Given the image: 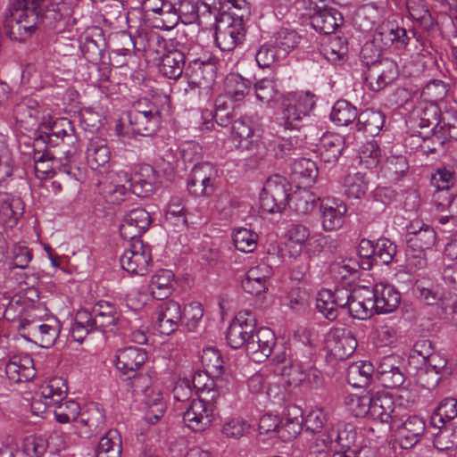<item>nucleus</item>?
Listing matches in <instances>:
<instances>
[{"label": "nucleus", "mask_w": 457, "mask_h": 457, "mask_svg": "<svg viewBox=\"0 0 457 457\" xmlns=\"http://www.w3.org/2000/svg\"><path fill=\"white\" fill-rule=\"evenodd\" d=\"M371 288L358 287L353 291L345 287H337L334 291L322 289L316 302V308L328 320H335L338 309L347 308L354 319L366 320L374 312Z\"/></svg>", "instance_id": "nucleus-1"}, {"label": "nucleus", "mask_w": 457, "mask_h": 457, "mask_svg": "<svg viewBox=\"0 0 457 457\" xmlns=\"http://www.w3.org/2000/svg\"><path fill=\"white\" fill-rule=\"evenodd\" d=\"M44 0H12L7 8L4 30L10 39L24 42L35 33Z\"/></svg>", "instance_id": "nucleus-2"}, {"label": "nucleus", "mask_w": 457, "mask_h": 457, "mask_svg": "<svg viewBox=\"0 0 457 457\" xmlns=\"http://www.w3.org/2000/svg\"><path fill=\"white\" fill-rule=\"evenodd\" d=\"M314 106L315 96L310 92L297 93L287 99L276 116L278 126L276 132L283 133L287 130H298L302 127L303 120L309 117Z\"/></svg>", "instance_id": "nucleus-3"}, {"label": "nucleus", "mask_w": 457, "mask_h": 457, "mask_svg": "<svg viewBox=\"0 0 457 457\" xmlns=\"http://www.w3.org/2000/svg\"><path fill=\"white\" fill-rule=\"evenodd\" d=\"M76 151L77 147L73 145L70 149L63 150L62 155L60 157H54L49 152H46L35 158V172L37 177L40 179L54 177L55 170L58 169L59 171L77 180L79 169L73 165Z\"/></svg>", "instance_id": "nucleus-4"}, {"label": "nucleus", "mask_w": 457, "mask_h": 457, "mask_svg": "<svg viewBox=\"0 0 457 457\" xmlns=\"http://www.w3.org/2000/svg\"><path fill=\"white\" fill-rule=\"evenodd\" d=\"M245 36L243 13H221L215 24V42L221 51H232Z\"/></svg>", "instance_id": "nucleus-5"}, {"label": "nucleus", "mask_w": 457, "mask_h": 457, "mask_svg": "<svg viewBox=\"0 0 457 457\" xmlns=\"http://www.w3.org/2000/svg\"><path fill=\"white\" fill-rule=\"evenodd\" d=\"M18 330L28 341L38 344L43 348H49L58 338L61 326L55 319H50L42 323L39 320L22 318L19 320Z\"/></svg>", "instance_id": "nucleus-6"}, {"label": "nucleus", "mask_w": 457, "mask_h": 457, "mask_svg": "<svg viewBox=\"0 0 457 457\" xmlns=\"http://www.w3.org/2000/svg\"><path fill=\"white\" fill-rule=\"evenodd\" d=\"M290 185L279 175L270 177L264 184L260 196V207L263 212H281L289 199Z\"/></svg>", "instance_id": "nucleus-7"}, {"label": "nucleus", "mask_w": 457, "mask_h": 457, "mask_svg": "<svg viewBox=\"0 0 457 457\" xmlns=\"http://www.w3.org/2000/svg\"><path fill=\"white\" fill-rule=\"evenodd\" d=\"M217 402L213 395L193 399L183 414L185 424L195 432L206 430L214 420Z\"/></svg>", "instance_id": "nucleus-8"}, {"label": "nucleus", "mask_w": 457, "mask_h": 457, "mask_svg": "<svg viewBox=\"0 0 457 457\" xmlns=\"http://www.w3.org/2000/svg\"><path fill=\"white\" fill-rule=\"evenodd\" d=\"M68 387L62 378H54L43 384L35 393L31 410L35 415H40L51 410L55 404L66 398Z\"/></svg>", "instance_id": "nucleus-9"}, {"label": "nucleus", "mask_w": 457, "mask_h": 457, "mask_svg": "<svg viewBox=\"0 0 457 457\" xmlns=\"http://www.w3.org/2000/svg\"><path fill=\"white\" fill-rule=\"evenodd\" d=\"M122 269L133 275H145L152 264L151 247L142 240L130 241L120 259Z\"/></svg>", "instance_id": "nucleus-10"}, {"label": "nucleus", "mask_w": 457, "mask_h": 457, "mask_svg": "<svg viewBox=\"0 0 457 457\" xmlns=\"http://www.w3.org/2000/svg\"><path fill=\"white\" fill-rule=\"evenodd\" d=\"M128 179H130V175L127 171H108L98 180V193L107 204H120L130 194V191L123 184Z\"/></svg>", "instance_id": "nucleus-11"}, {"label": "nucleus", "mask_w": 457, "mask_h": 457, "mask_svg": "<svg viewBox=\"0 0 457 457\" xmlns=\"http://www.w3.org/2000/svg\"><path fill=\"white\" fill-rule=\"evenodd\" d=\"M255 327L254 315L250 311H240L228 328L226 335L228 345L233 349L243 346L246 349V345L251 340Z\"/></svg>", "instance_id": "nucleus-12"}, {"label": "nucleus", "mask_w": 457, "mask_h": 457, "mask_svg": "<svg viewBox=\"0 0 457 457\" xmlns=\"http://www.w3.org/2000/svg\"><path fill=\"white\" fill-rule=\"evenodd\" d=\"M405 371L403 359L396 354L383 356L377 365V378L387 388L400 387L405 380Z\"/></svg>", "instance_id": "nucleus-13"}, {"label": "nucleus", "mask_w": 457, "mask_h": 457, "mask_svg": "<svg viewBox=\"0 0 457 457\" xmlns=\"http://www.w3.org/2000/svg\"><path fill=\"white\" fill-rule=\"evenodd\" d=\"M216 168L210 162L196 163L187 179V189L195 196H209L214 192Z\"/></svg>", "instance_id": "nucleus-14"}, {"label": "nucleus", "mask_w": 457, "mask_h": 457, "mask_svg": "<svg viewBox=\"0 0 457 457\" xmlns=\"http://www.w3.org/2000/svg\"><path fill=\"white\" fill-rule=\"evenodd\" d=\"M115 357L116 368L124 379H137L147 360V353L143 348L128 346L118 350Z\"/></svg>", "instance_id": "nucleus-15"}, {"label": "nucleus", "mask_w": 457, "mask_h": 457, "mask_svg": "<svg viewBox=\"0 0 457 457\" xmlns=\"http://www.w3.org/2000/svg\"><path fill=\"white\" fill-rule=\"evenodd\" d=\"M75 428L82 438L90 439L100 435L106 428L104 410L97 403L88 405L87 410L80 413Z\"/></svg>", "instance_id": "nucleus-16"}, {"label": "nucleus", "mask_w": 457, "mask_h": 457, "mask_svg": "<svg viewBox=\"0 0 457 457\" xmlns=\"http://www.w3.org/2000/svg\"><path fill=\"white\" fill-rule=\"evenodd\" d=\"M154 328L163 335L174 333L182 321L180 304L173 300L160 303L153 314Z\"/></svg>", "instance_id": "nucleus-17"}, {"label": "nucleus", "mask_w": 457, "mask_h": 457, "mask_svg": "<svg viewBox=\"0 0 457 457\" xmlns=\"http://www.w3.org/2000/svg\"><path fill=\"white\" fill-rule=\"evenodd\" d=\"M152 219L143 208H134L128 212L120 225V234L124 240H141V236L150 228Z\"/></svg>", "instance_id": "nucleus-18"}, {"label": "nucleus", "mask_w": 457, "mask_h": 457, "mask_svg": "<svg viewBox=\"0 0 457 457\" xmlns=\"http://www.w3.org/2000/svg\"><path fill=\"white\" fill-rule=\"evenodd\" d=\"M277 344L275 333L268 328L255 329L246 345L245 352L254 362H262L271 356Z\"/></svg>", "instance_id": "nucleus-19"}, {"label": "nucleus", "mask_w": 457, "mask_h": 457, "mask_svg": "<svg viewBox=\"0 0 457 457\" xmlns=\"http://www.w3.org/2000/svg\"><path fill=\"white\" fill-rule=\"evenodd\" d=\"M373 40L379 45L381 49H387L391 46L395 49H403L409 44L410 37L404 28L400 27L395 21H386L376 29Z\"/></svg>", "instance_id": "nucleus-20"}, {"label": "nucleus", "mask_w": 457, "mask_h": 457, "mask_svg": "<svg viewBox=\"0 0 457 457\" xmlns=\"http://www.w3.org/2000/svg\"><path fill=\"white\" fill-rule=\"evenodd\" d=\"M357 345V339L348 328H332L327 337V346L337 359L348 358L353 353Z\"/></svg>", "instance_id": "nucleus-21"}, {"label": "nucleus", "mask_w": 457, "mask_h": 457, "mask_svg": "<svg viewBox=\"0 0 457 457\" xmlns=\"http://www.w3.org/2000/svg\"><path fill=\"white\" fill-rule=\"evenodd\" d=\"M364 78L370 90L379 91L385 88L395 78L394 64L388 61L376 60L370 64L367 62Z\"/></svg>", "instance_id": "nucleus-22"}, {"label": "nucleus", "mask_w": 457, "mask_h": 457, "mask_svg": "<svg viewBox=\"0 0 457 457\" xmlns=\"http://www.w3.org/2000/svg\"><path fill=\"white\" fill-rule=\"evenodd\" d=\"M92 323L96 330L102 333L114 332L120 315L116 306L108 301L100 300L92 307Z\"/></svg>", "instance_id": "nucleus-23"}, {"label": "nucleus", "mask_w": 457, "mask_h": 457, "mask_svg": "<svg viewBox=\"0 0 457 457\" xmlns=\"http://www.w3.org/2000/svg\"><path fill=\"white\" fill-rule=\"evenodd\" d=\"M322 228L326 231H334L342 228L347 212L346 204L337 198H327L320 204Z\"/></svg>", "instance_id": "nucleus-24"}, {"label": "nucleus", "mask_w": 457, "mask_h": 457, "mask_svg": "<svg viewBox=\"0 0 457 457\" xmlns=\"http://www.w3.org/2000/svg\"><path fill=\"white\" fill-rule=\"evenodd\" d=\"M231 135L237 148L250 151L260 158L265 154L260 150L253 129L245 118H239L233 122Z\"/></svg>", "instance_id": "nucleus-25"}, {"label": "nucleus", "mask_w": 457, "mask_h": 457, "mask_svg": "<svg viewBox=\"0 0 457 457\" xmlns=\"http://www.w3.org/2000/svg\"><path fill=\"white\" fill-rule=\"evenodd\" d=\"M371 297L374 312L376 313H390L399 305L401 295L395 287L378 283L371 288Z\"/></svg>", "instance_id": "nucleus-26"}, {"label": "nucleus", "mask_w": 457, "mask_h": 457, "mask_svg": "<svg viewBox=\"0 0 457 457\" xmlns=\"http://www.w3.org/2000/svg\"><path fill=\"white\" fill-rule=\"evenodd\" d=\"M272 275V268L265 262L251 267L242 281L244 290L253 295H260L268 289V281Z\"/></svg>", "instance_id": "nucleus-27"}, {"label": "nucleus", "mask_w": 457, "mask_h": 457, "mask_svg": "<svg viewBox=\"0 0 457 457\" xmlns=\"http://www.w3.org/2000/svg\"><path fill=\"white\" fill-rule=\"evenodd\" d=\"M111 151L105 139L96 137L90 140L87 149V160L90 168L99 170V174H107L110 168Z\"/></svg>", "instance_id": "nucleus-28"}, {"label": "nucleus", "mask_w": 457, "mask_h": 457, "mask_svg": "<svg viewBox=\"0 0 457 457\" xmlns=\"http://www.w3.org/2000/svg\"><path fill=\"white\" fill-rule=\"evenodd\" d=\"M425 420L420 416H410L397 428V437L403 449H410L418 444L425 432Z\"/></svg>", "instance_id": "nucleus-29"}, {"label": "nucleus", "mask_w": 457, "mask_h": 457, "mask_svg": "<svg viewBox=\"0 0 457 457\" xmlns=\"http://www.w3.org/2000/svg\"><path fill=\"white\" fill-rule=\"evenodd\" d=\"M344 18L335 8L327 7L316 11L311 16V25L318 32L332 34L343 24Z\"/></svg>", "instance_id": "nucleus-30"}, {"label": "nucleus", "mask_w": 457, "mask_h": 457, "mask_svg": "<svg viewBox=\"0 0 457 457\" xmlns=\"http://www.w3.org/2000/svg\"><path fill=\"white\" fill-rule=\"evenodd\" d=\"M437 241L435 229L420 221L411 222L407 228V244L413 246L431 249Z\"/></svg>", "instance_id": "nucleus-31"}, {"label": "nucleus", "mask_w": 457, "mask_h": 457, "mask_svg": "<svg viewBox=\"0 0 457 457\" xmlns=\"http://www.w3.org/2000/svg\"><path fill=\"white\" fill-rule=\"evenodd\" d=\"M5 374L11 383L30 380L36 375L33 360L28 355L13 356L5 365Z\"/></svg>", "instance_id": "nucleus-32"}, {"label": "nucleus", "mask_w": 457, "mask_h": 457, "mask_svg": "<svg viewBox=\"0 0 457 457\" xmlns=\"http://www.w3.org/2000/svg\"><path fill=\"white\" fill-rule=\"evenodd\" d=\"M345 146V138L336 133H326L317 145V152L320 158L325 163H333L337 162L342 154Z\"/></svg>", "instance_id": "nucleus-33"}, {"label": "nucleus", "mask_w": 457, "mask_h": 457, "mask_svg": "<svg viewBox=\"0 0 457 457\" xmlns=\"http://www.w3.org/2000/svg\"><path fill=\"white\" fill-rule=\"evenodd\" d=\"M215 70V64L210 58L204 60L196 58L189 61L185 69V75L191 79L192 83L201 86L214 79Z\"/></svg>", "instance_id": "nucleus-34"}, {"label": "nucleus", "mask_w": 457, "mask_h": 457, "mask_svg": "<svg viewBox=\"0 0 457 457\" xmlns=\"http://www.w3.org/2000/svg\"><path fill=\"white\" fill-rule=\"evenodd\" d=\"M262 143L270 154L277 158H283L295 154L300 142L295 136L285 137L276 132V136H271V138L264 137Z\"/></svg>", "instance_id": "nucleus-35"}, {"label": "nucleus", "mask_w": 457, "mask_h": 457, "mask_svg": "<svg viewBox=\"0 0 457 457\" xmlns=\"http://www.w3.org/2000/svg\"><path fill=\"white\" fill-rule=\"evenodd\" d=\"M39 114V103L31 96L23 97L13 107V116L16 121L24 125L26 129L37 124Z\"/></svg>", "instance_id": "nucleus-36"}, {"label": "nucleus", "mask_w": 457, "mask_h": 457, "mask_svg": "<svg viewBox=\"0 0 457 457\" xmlns=\"http://www.w3.org/2000/svg\"><path fill=\"white\" fill-rule=\"evenodd\" d=\"M395 403L391 396L378 393L372 396L369 416L381 423L390 424L394 420Z\"/></svg>", "instance_id": "nucleus-37"}, {"label": "nucleus", "mask_w": 457, "mask_h": 457, "mask_svg": "<svg viewBox=\"0 0 457 457\" xmlns=\"http://www.w3.org/2000/svg\"><path fill=\"white\" fill-rule=\"evenodd\" d=\"M64 137L71 139L73 144V129L71 122L66 118L57 119L39 136V138L48 146L58 145V141L63 140Z\"/></svg>", "instance_id": "nucleus-38"}, {"label": "nucleus", "mask_w": 457, "mask_h": 457, "mask_svg": "<svg viewBox=\"0 0 457 457\" xmlns=\"http://www.w3.org/2000/svg\"><path fill=\"white\" fill-rule=\"evenodd\" d=\"M337 451H354L357 445V431L353 425L338 422L331 426Z\"/></svg>", "instance_id": "nucleus-39"}, {"label": "nucleus", "mask_w": 457, "mask_h": 457, "mask_svg": "<svg viewBox=\"0 0 457 457\" xmlns=\"http://www.w3.org/2000/svg\"><path fill=\"white\" fill-rule=\"evenodd\" d=\"M303 411L296 406L288 409V416L280 420L278 436L284 441L292 440L301 432L303 428Z\"/></svg>", "instance_id": "nucleus-40"}, {"label": "nucleus", "mask_w": 457, "mask_h": 457, "mask_svg": "<svg viewBox=\"0 0 457 457\" xmlns=\"http://www.w3.org/2000/svg\"><path fill=\"white\" fill-rule=\"evenodd\" d=\"M185 62L186 57L181 51H170L162 57L159 71L163 76L177 79L185 72Z\"/></svg>", "instance_id": "nucleus-41"}, {"label": "nucleus", "mask_w": 457, "mask_h": 457, "mask_svg": "<svg viewBox=\"0 0 457 457\" xmlns=\"http://www.w3.org/2000/svg\"><path fill=\"white\" fill-rule=\"evenodd\" d=\"M212 377H213V375L206 370H199L193 375L192 386L196 394H200L198 397H212V395H214V400L220 398V392L217 388L220 378H216L214 380Z\"/></svg>", "instance_id": "nucleus-42"}, {"label": "nucleus", "mask_w": 457, "mask_h": 457, "mask_svg": "<svg viewBox=\"0 0 457 457\" xmlns=\"http://www.w3.org/2000/svg\"><path fill=\"white\" fill-rule=\"evenodd\" d=\"M384 124L385 115L381 112L368 109L359 114L356 127L359 131L374 137L379 134Z\"/></svg>", "instance_id": "nucleus-43"}, {"label": "nucleus", "mask_w": 457, "mask_h": 457, "mask_svg": "<svg viewBox=\"0 0 457 457\" xmlns=\"http://www.w3.org/2000/svg\"><path fill=\"white\" fill-rule=\"evenodd\" d=\"M251 85L249 79L239 74L230 73L225 79L224 93L230 101L239 102L249 93Z\"/></svg>", "instance_id": "nucleus-44"}, {"label": "nucleus", "mask_w": 457, "mask_h": 457, "mask_svg": "<svg viewBox=\"0 0 457 457\" xmlns=\"http://www.w3.org/2000/svg\"><path fill=\"white\" fill-rule=\"evenodd\" d=\"M373 365L369 361L353 362L347 368L346 380L353 387H365L373 373Z\"/></svg>", "instance_id": "nucleus-45"}, {"label": "nucleus", "mask_w": 457, "mask_h": 457, "mask_svg": "<svg viewBox=\"0 0 457 457\" xmlns=\"http://www.w3.org/2000/svg\"><path fill=\"white\" fill-rule=\"evenodd\" d=\"M121 450V437L119 431L109 429L99 441L96 457H120Z\"/></svg>", "instance_id": "nucleus-46"}, {"label": "nucleus", "mask_w": 457, "mask_h": 457, "mask_svg": "<svg viewBox=\"0 0 457 457\" xmlns=\"http://www.w3.org/2000/svg\"><path fill=\"white\" fill-rule=\"evenodd\" d=\"M409 163L403 155H391L381 168L383 176L391 182L399 181L408 171Z\"/></svg>", "instance_id": "nucleus-47"}, {"label": "nucleus", "mask_w": 457, "mask_h": 457, "mask_svg": "<svg viewBox=\"0 0 457 457\" xmlns=\"http://www.w3.org/2000/svg\"><path fill=\"white\" fill-rule=\"evenodd\" d=\"M173 273L169 270H160L151 278L149 290L153 297L162 300L171 292Z\"/></svg>", "instance_id": "nucleus-48"}, {"label": "nucleus", "mask_w": 457, "mask_h": 457, "mask_svg": "<svg viewBox=\"0 0 457 457\" xmlns=\"http://www.w3.org/2000/svg\"><path fill=\"white\" fill-rule=\"evenodd\" d=\"M357 109L346 100H339L332 107L330 120L337 126H348L358 120Z\"/></svg>", "instance_id": "nucleus-49"}, {"label": "nucleus", "mask_w": 457, "mask_h": 457, "mask_svg": "<svg viewBox=\"0 0 457 457\" xmlns=\"http://www.w3.org/2000/svg\"><path fill=\"white\" fill-rule=\"evenodd\" d=\"M96 330L92 323V313L87 309H81L75 315L74 323L71 328V335L72 338L82 343L87 335Z\"/></svg>", "instance_id": "nucleus-50"}, {"label": "nucleus", "mask_w": 457, "mask_h": 457, "mask_svg": "<svg viewBox=\"0 0 457 457\" xmlns=\"http://www.w3.org/2000/svg\"><path fill=\"white\" fill-rule=\"evenodd\" d=\"M372 396L369 392L348 394L345 396V404L355 417H364L369 415Z\"/></svg>", "instance_id": "nucleus-51"}, {"label": "nucleus", "mask_w": 457, "mask_h": 457, "mask_svg": "<svg viewBox=\"0 0 457 457\" xmlns=\"http://www.w3.org/2000/svg\"><path fill=\"white\" fill-rule=\"evenodd\" d=\"M439 431L436 434L433 444L439 451L452 450L457 447V425L453 423L437 426Z\"/></svg>", "instance_id": "nucleus-52"}, {"label": "nucleus", "mask_w": 457, "mask_h": 457, "mask_svg": "<svg viewBox=\"0 0 457 457\" xmlns=\"http://www.w3.org/2000/svg\"><path fill=\"white\" fill-rule=\"evenodd\" d=\"M165 220L168 224L180 229L187 226V211L179 197H172L165 211Z\"/></svg>", "instance_id": "nucleus-53"}, {"label": "nucleus", "mask_w": 457, "mask_h": 457, "mask_svg": "<svg viewBox=\"0 0 457 457\" xmlns=\"http://www.w3.org/2000/svg\"><path fill=\"white\" fill-rule=\"evenodd\" d=\"M53 412L56 421L62 424L77 421L79 420V404L74 400H67L66 398L62 402L55 404L53 408Z\"/></svg>", "instance_id": "nucleus-54"}, {"label": "nucleus", "mask_w": 457, "mask_h": 457, "mask_svg": "<svg viewBox=\"0 0 457 457\" xmlns=\"http://www.w3.org/2000/svg\"><path fill=\"white\" fill-rule=\"evenodd\" d=\"M128 120L131 131L144 137L154 134L161 124V120L142 116L141 114H128Z\"/></svg>", "instance_id": "nucleus-55"}, {"label": "nucleus", "mask_w": 457, "mask_h": 457, "mask_svg": "<svg viewBox=\"0 0 457 457\" xmlns=\"http://www.w3.org/2000/svg\"><path fill=\"white\" fill-rule=\"evenodd\" d=\"M314 441L310 446V453L312 455L327 454L329 452H337L336 440L332 436V428H326L323 431L317 432Z\"/></svg>", "instance_id": "nucleus-56"}, {"label": "nucleus", "mask_w": 457, "mask_h": 457, "mask_svg": "<svg viewBox=\"0 0 457 457\" xmlns=\"http://www.w3.org/2000/svg\"><path fill=\"white\" fill-rule=\"evenodd\" d=\"M273 38L276 46L278 48V53L282 52L284 55L295 49L301 41L300 35L294 29L287 28H280L274 33Z\"/></svg>", "instance_id": "nucleus-57"}, {"label": "nucleus", "mask_w": 457, "mask_h": 457, "mask_svg": "<svg viewBox=\"0 0 457 457\" xmlns=\"http://www.w3.org/2000/svg\"><path fill=\"white\" fill-rule=\"evenodd\" d=\"M455 418H457V400L455 398H445L441 401L431 417V423L434 426L449 424Z\"/></svg>", "instance_id": "nucleus-58"}, {"label": "nucleus", "mask_w": 457, "mask_h": 457, "mask_svg": "<svg viewBox=\"0 0 457 457\" xmlns=\"http://www.w3.org/2000/svg\"><path fill=\"white\" fill-rule=\"evenodd\" d=\"M201 362L204 370L213 375V378L220 376L224 362L218 349L212 346L204 348L201 355Z\"/></svg>", "instance_id": "nucleus-59"}, {"label": "nucleus", "mask_w": 457, "mask_h": 457, "mask_svg": "<svg viewBox=\"0 0 457 457\" xmlns=\"http://www.w3.org/2000/svg\"><path fill=\"white\" fill-rule=\"evenodd\" d=\"M306 365L298 359L289 357L288 364L284 365L281 369V374L287 378L289 385L298 386L306 379Z\"/></svg>", "instance_id": "nucleus-60"}, {"label": "nucleus", "mask_w": 457, "mask_h": 457, "mask_svg": "<svg viewBox=\"0 0 457 457\" xmlns=\"http://www.w3.org/2000/svg\"><path fill=\"white\" fill-rule=\"evenodd\" d=\"M368 190V182L361 172L348 175L345 180V194L348 198L360 199Z\"/></svg>", "instance_id": "nucleus-61"}, {"label": "nucleus", "mask_w": 457, "mask_h": 457, "mask_svg": "<svg viewBox=\"0 0 457 457\" xmlns=\"http://www.w3.org/2000/svg\"><path fill=\"white\" fill-rule=\"evenodd\" d=\"M258 236L253 231L239 228L233 233V243L235 247L243 253H252L257 246Z\"/></svg>", "instance_id": "nucleus-62"}, {"label": "nucleus", "mask_w": 457, "mask_h": 457, "mask_svg": "<svg viewBox=\"0 0 457 457\" xmlns=\"http://www.w3.org/2000/svg\"><path fill=\"white\" fill-rule=\"evenodd\" d=\"M414 110L430 125L429 131L436 134L438 125H440L441 110L439 106L434 101H429L419 104Z\"/></svg>", "instance_id": "nucleus-63"}, {"label": "nucleus", "mask_w": 457, "mask_h": 457, "mask_svg": "<svg viewBox=\"0 0 457 457\" xmlns=\"http://www.w3.org/2000/svg\"><path fill=\"white\" fill-rule=\"evenodd\" d=\"M396 254V245L388 238H379L375 243L374 264H390Z\"/></svg>", "instance_id": "nucleus-64"}]
</instances>
